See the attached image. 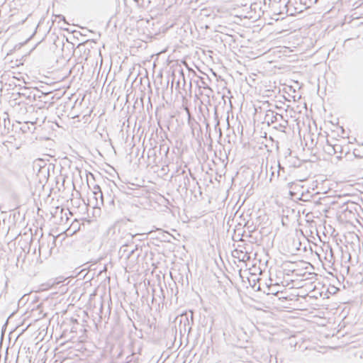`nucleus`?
<instances>
[{
  "instance_id": "nucleus-1",
  "label": "nucleus",
  "mask_w": 363,
  "mask_h": 363,
  "mask_svg": "<svg viewBox=\"0 0 363 363\" xmlns=\"http://www.w3.org/2000/svg\"><path fill=\"white\" fill-rule=\"evenodd\" d=\"M61 18H62V20L63 21L66 22V21H65V18L64 16H62V17H61Z\"/></svg>"
}]
</instances>
